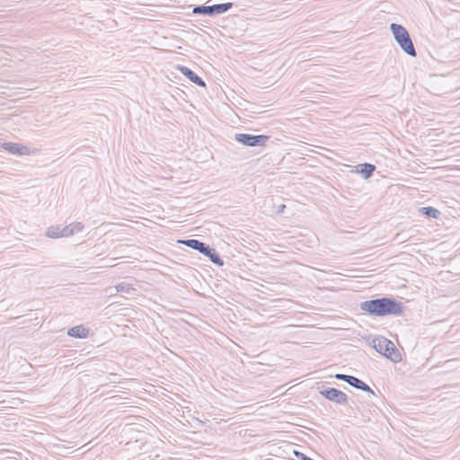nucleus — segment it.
I'll list each match as a JSON object with an SVG mask.
<instances>
[{
	"label": "nucleus",
	"instance_id": "f257e3e1",
	"mask_svg": "<svg viewBox=\"0 0 460 460\" xmlns=\"http://www.w3.org/2000/svg\"><path fill=\"white\" fill-rule=\"evenodd\" d=\"M359 308L369 315L383 317L386 315H401L403 305L402 302L394 298L380 297L361 302Z\"/></svg>",
	"mask_w": 460,
	"mask_h": 460
},
{
	"label": "nucleus",
	"instance_id": "f03ea898",
	"mask_svg": "<svg viewBox=\"0 0 460 460\" xmlns=\"http://www.w3.org/2000/svg\"><path fill=\"white\" fill-rule=\"evenodd\" d=\"M390 30L401 49L407 55L415 58L417 52L408 31L402 25L397 23H391Z\"/></svg>",
	"mask_w": 460,
	"mask_h": 460
},
{
	"label": "nucleus",
	"instance_id": "7ed1b4c3",
	"mask_svg": "<svg viewBox=\"0 0 460 460\" xmlns=\"http://www.w3.org/2000/svg\"><path fill=\"white\" fill-rule=\"evenodd\" d=\"M233 5L234 4L231 2L213 5H197L193 8L192 13L194 14L216 16L229 11Z\"/></svg>",
	"mask_w": 460,
	"mask_h": 460
},
{
	"label": "nucleus",
	"instance_id": "20e7f679",
	"mask_svg": "<svg viewBox=\"0 0 460 460\" xmlns=\"http://www.w3.org/2000/svg\"><path fill=\"white\" fill-rule=\"evenodd\" d=\"M270 139L266 135H251L238 133L234 135V140L246 146H264Z\"/></svg>",
	"mask_w": 460,
	"mask_h": 460
},
{
	"label": "nucleus",
	"instance_id": "39448f33",
	"mask_svg": "<svg viewBox=\"0 0 460 460\" xmlns=\"http://www.w3.org/2000/svg\"><path fill=\"white\" fill-rule=\"evenodd\" d=\"M319 394L323 395L325 399L336 402L338 404H347L348 403V396L345 393L341 390H338L333 387H325L321 386L318 387Z\"/></svg>",
	"mask_w": 460,
	"mask_h": 460
},
{
	"label": "nucleus",
	"instance_id": "423d86ee",
	"mask_svg": "<svg viewBox=\"0 0 460 460\" xmlns=\"http://www.w3.org/2000/svg\"><path fill=\"white\" fill-rule=\"evenodd\" d=\"M3 148L13 155H29L31 150L28 146L13 142H5L3 144Z\"/></svg>",
	"mask_w": 460,
	"mask_h": 460
},
{
	"label": "nucleus",
	"instance_id": "0eeeda50",
	"mask_svg": "<svg viewBox=\"0 0 460 460\" xmlns=\"http://www.w3.org/2000/svg\"><path fill=\"white\" fill-rule=\"evenodd\" d=\"M179 243L181 244H184L185 246L190 247L193 250H196L204 255L206 252H209L210 246L203 242H200L199 240H197V239L181 240V241H179Z\"/></svg>",
	"mask_w": 460,
	"mask_h": 460
},
{
	"label": "nucleus",
	"instance_id": "6e6552de",
	"mask_svg": "<svg viewBox=\"0 0 460 460\" xmlns=\"http://www.w3.org/2000/svg\"><path fill=\"white\" fill-rule=\"evenodd\" d=\"M177 69L185 75L190 82L194 83L199 86H206L204 80L199 77L194 71L184 66H177Z\"/></svg>",
	"mask_w": 460,
	"mask_h": 460
},
{
	"label": "nucleus",
	"instance_id": "1a4fd4ad",
	"mask_svg": "<svg viewBox=\"0 0 460 460\" xmlns=\"http://www.w3.org/2000/svg\"><path fill=\"white\" fill-rule=\"evenodd\" d=\"M390 340L385 337H378L373 340V348L381 355L386 358L385 352L389 350Z\"/></svg>",
	"mask_w": 460,
	"mask_h": 460
},
{
	"label": "nucleus",
	"instance_id": "9d476101",
	"mask_svg": "<svg viewBox=\"0 0 460 460\" xmlns=\"http://www.w3.org/2000/svg\"><path fill=\"white\" fill-rule=\"evenodd\" d=\"M89 334V329L83 325H76L67 331V335L74 338L84 339Z\"/></svg>",
	"mask_w": 460,
	"mask_h": 460
},
{
	"label": "nucleus",
	"instance_id": "9b49d317",
	"mask_svg": "<svg viewBox=\"0 0 460 460\" xmlns=\"http://www.w3.org/2000/svg\"><path fill=\"white\" fill-rule=\"evenodd\" d=\"M349 385L358 390L375 394L374 391L370 388V386L367 384H366L365 382H363L362 380L358 379L356 376H352L351 379H349Z\"/></svg>",
	"mask_w": 460,
	"mask_h": 460
},
{
	"label": "nucleus",
	"instance_id": "f8f14e48",
	"mask_svg": "<svg viewBox=\"0 0 460 460\" xmlns=\"http://www.w3.org/2000/svg\"><path fill=\"white\" fill-rule=\"evenodd\" d=\"M359 169H358V172L360 173L364 179H368L373 175V172L376 170V166L374 164L365 163L362 164H359L358 166Z\"/></svg>",
	"mask_w": 460,
	"mask_h": 460
},
{
	"label": "nucleus",
	"instance_id": "ddd939ff",
	"mask_svg": "<svg viewBox=\"0 0 460 460\" xmlns=\"http://www.w3.org/2000/svg\"><path fill=\"white\" fill-rule=\"evenodd\" d=\"M385 354L386 358H389L394 363L400 362L402 360V355L393 341H390L389 350L385 352Z\"/></svg>",
	"mask_w": 460,
	"mask_h": 460
},
{
	"label": "nucleus",
	"instance_id": "4468645a",
	"mask_svg": "<svg viewBox=\"0 0 460 460\" xmlns=\"http://www.w3.org/2000/svg\"><path fill=\"white\" fill-rule=\"evenodd\" d=\"M205 256L208 257L209 260L217 266H223L224 261L220 257V255L217 252V251L211 247H209V252H206Z\"/></svg>",
	"mask_w": 460,
	"mask_h": 460
},
{
	"label": "nucleus",
	"instance_id": "2eb2a0df",
	"mask_svg": "<svg viewBox=\"0 0 460 460\" xmlns=\"http://www.w3.org/2000/svg\"><path fill=\"white\" fill-rule=\"evenodd\" d=\"M420 212L422 215H425L426 217L432 218H438V216L440 215L439 210L433 207H422L420 208Z\"/></svg>",
	"mask_w": 460,
	"mask_h": 460
},
{
	"label": "nucleus",
	"instance_id": "dca6fc26",
	"mask_svg": "<svg viewBox=\"0 0 460 460\" xmlns=\"http://www.w3.org/2000/svg\"><path fill=\"white\" fill-rule=\"evenodd\" d=\"M60 231H62L61 226H53L48 228L46 234L49 238H59L61 237Z\"/></svg>",
	"mask_w": 460,
	"mask_h": 460
},
{
	"label": "nucleus",
	"instance_id": "f3484780",
	"mask_svg": "<svg viewBox=\"0 0 460 460\" xmlns=\"http://www.w3.org/2000/svg\"><path fill=\"white\" fill-rule=\"evenodd\" d=\"M116 291L117 292H121V293H126V294H131L135 288L132 287V285L128 284V283H126V282H121L119 284H118L116 287Z\"/></svg>",
	"mask_w": 460,
	"mask_h": 460
},
{
	"label": "nucleus",
	"instance_id": "a211bd4d",
	"mask_svg": "<svg viewBox=\"0 0 460 460\" xmlns=\"http://www.w3.org/2000/svg\"><path fill=\"white\" fill-rule=\"evenodd\" d=\"M68 226L70 230H73V234L80 233L84 230V225L81 222H74Z\"/></svg>",
	"mask_w": 460,
	"mask_h": 460
},
{
	"label": "nucleus",
	"instance_id": "6ab92c4d",
	"mask_svg": "<svg viewBox=\"0 0 460 460\" xmlns=\"http://www.w3.org/2000/svg\"><path fill=\"white\" fill-rule=\"evenodd\" d=\"M60 234H61V237H67V236L74 235L73 230H70L69 226H66L62 227V231H60Z\"/></svg>",
	"mask_w": 460,
	"mask_h": 460
},
{
	"label": "nucleus",
	"instance_id": "aec40b11",
	"mask_svg": "<svg viewBox=\"0 0 460 460\" xmlns=\"http://www.w3.org/2000/svg\"><path fill=\"white\" fill-rule=\"evenodd\" d=\"M334 377L338 380H341L346 382L347 384H349V379H351L352 376L345 374H336Z\"/></svg>",
	"mask_w": 460,
	"mask_h": 460
},
{
	"label": "nucleus",
	"instance_id": "412c9836",
	"mask_svg": "<svg viewBox=\"0 0 460 460\" xmlns=\"http://www.w3.org/2000/svg\"><path fill=\"white\" fill-rule=\"evenodd\" d=\"M294 455L299 459V460H305V459H310L311 457L305 456V454L301 453V452H298V451H294Z\"/></svg>",
	"mask_w": 460,
	"mask_h": 460
}]
</instances>
